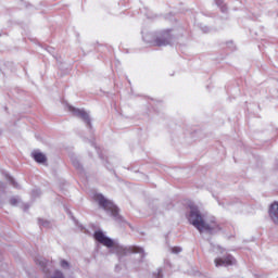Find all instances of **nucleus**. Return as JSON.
I'll use <instances>...</instances> for the list:
<instances>
[{
  "instance_id": "nucleus-6",
  "label": "nucleus",
  "mask_w": 278,
  "mask_h": 278,
  "mask_svg": "<svg viewBox=\"0 0 278 278\" xmlns=\"http://www.w3.org/2000/svg\"><path fill=\"white\" fill-rule=\"evenodd\" d=\"M233 264V256L229 255L226 258H216L215 265L216 266H231Z\"/></svg>"
},
{
  "instance_id": "nucleus-8",
  "label": "nucleus",
  "mask_w": 278,
  "mask_h": 278,
  "mask_svg": "<svg viewBox=\"0 0 278 278\" xmlns=\"http://www.w3.org/2000/svg\"><path fill=\"white\" fill-rule=\"evenodd\" d=\"M33 157L38 164H45L47 162V156L42 152H33Z\"/></svg>"
},
{
  "instance_id": "nucleus-14",
  "label": "nucleus",
  "mask_w": 278,
  "mask_h": 278,
  "mask_svg": "<svg viewBox=\"0 0 278 278\" xmlns=\"http://www.w3.org/2000/svg\"><path fill=\"white\" fill-rule=\"evenodd\" d=\"M140 252H142V249H139V250L137 251V253H140Z\"/></svg>"
},
{
  "instance_id": "nucleus-9",
  "label": "nucleus",
  "mask_w": 278,
  "mask_h": 278,
  "mask_svg": "<svg viewBox=\"0 0 278 278\" xmlns=\"http://www.w3.org/2000/svg\"><path fill=\"white\" fill-rule=\"evenodd\" d=\"M115 252L117 253V255H127L129 250H127L121 245H117V247H115Z\"/></svg>"
},
{
  "instance_id": "nucleus-12",
  "label": "nucleus",
  "mask_w": 278,
  "mask_h": 278,
  "mask_svg": "<svg viewBox=\"0 0 278 278\" xmlns=\"http://www.w3.org/2000/svg\"><path fill=\"white\" fill-rule=\"evenodd\" d=\"M61 267H62V268H68V262H66V261H61Z\"/></svg>"
},
{
  "instance_id": "nucleus-2",
  "label": "nucleus",
  "mask_w": 278,
  "mask_h": 278,
  "mask_svg": "<svg viewBox=\"0 0 278 278\" xmlns=\"http://www.w3.org/2000/svg\"><path fill=\"white\" fill-rule=\"evenodd\" d=\"M96 201L99 202V205L106 210L108 212H111L112 216H118V208L112 201L106 200L103 194H97L96 195Z\"/></svg>"
},
{
  "instance_id": "nucleus-4",
  "label": "nucleus",
  "mask_w": 278,
  "mask_h": 278,
  "mask_svg": "<svg viewBox=\"0 0 278 278\" xmlns=\"http://www.w3.org/2000/svg\"><path fill=\"white\" fill-rule=\"evenodd\" d=\"M154 45L156 47H166V45H170V33H163L160 37H157L154 40Z\"/></svg>"
},
{
  "instance_id": "nucleus-3",
  "label": "nucleus",
  "mask_w": 278,
  "mask_h": 278,
  "mask_svg": "<svg viewBox=\"0 0 278 278\" xmlns=\"http://www.w3.org/2000/svg\"><path fill=\"white\" fill-rule=\"evenodd\" d=\"M94 239L97 240V242H100V244H103V247H108L109 249H112V247H114V241L108 238L101 230L94 232Z\"/></svg>"
},
{
  "instance_id": "nucleus-7",
  "label": "nucleus",
  "mask_w": 278,
  "mask_h": 278,
  "mask_svg": "<svg viewBox=\"0 0 278 278\" xmlns=\"http://www.w3.org/2000/svg\"><path fill=\"white\" fill-rule=\"evenodd\" d=\"M36 264H38V266H40L43 270V273L48 274L49 273V261L46 260L42 256H38L36 258Z\"/></svg>"
},
{
  "instance_id": "nucleus-15",
  "label": "nucleus",
  "mask_w": 278,
  "mask_h": 278,
  "mask_svg": "<svg viewBox=\"0 0 278 278\" xmlns=\"http://www.w3.org/2000/svg\"><path fill=\"white\" fill-rule=\"evenodd\" d=\"M11 184H13V186H14V180L11 178Z\"/></svg>"
},
{
  "instance_id": "nucleus-13",
  "label": "nucleus",
  "mask_w": 278,
  "mask_h": 278,
  "mask_svg": "<svg viewBox=\"0 0 278 278\" xmlns=\"http://www.w3.org/2000/svg\"><path fill=\"white\" fill-rule=\"evenodd\" d=\"M172 252H174V253H181V248H173Z\"/></svg>"
},
{
  "instance_id": "nucleus-10",
  "label": "nucleus",
  "mask_w": 278,
  "mask_h": 278,
  "mask_svg": "<svg viewBox=\"0 0 278 278\" xmlns=\"http://www.w3.org/2000/svg\"><path fill=\"white\" fill-rule=\"evenodd\" d=\"M46 278H64V274H62L60 270H56L53 277H49V275H47Z\"/></svg>"
},
{
  "instance_id": "nucleus-5",
  "label": "nucleus",
  "mask_w": 278,
  "mask_h": 278,
  "mask_svg": "<svg viewBox=\"0 0 278 278\" xmlns=\"http://www.w3.org/2000/svg\"><path fill=\"white\" fill-rule=\"evenodd\" d=\"M68 110L70 112H72V114H74V116L81 118L83 121H85V123H87V125H90V118L88 117V113L73 106H68Z\"/></svg>"
},
{
  "instance_id": "nucleus-1",
  "label": "nucleus",
  "mask_w": 278,
  "mask_h": 278,
  "mask_svg": "<svg viewBox=\"0 0 278 278\" xmlns=\"http://www.w3.org/2000/svg\"><path fill=\"white\" fill-rule=\"evenodd\" d=\"M190 212L188 215V220L190 225H193L200 233H203V231H207L208 233H212V231L216 229H220L218 224L216 222L211 220L210 223L205 222L203 218L201 212L199 211V207H197L194 204L189 205Z\"/></svg>"
},
{
  "instance_id": "nucleus-11",
  "label": "nucleus",
  "mask_w": 278,
  "mask_h": 278,
  "mask_svg": "<svg viewBox=\"0 0 278 278\" xmlns=\"http://www.w3.org/2000/svg\"><path fill=\"white\" fill-rule=\"evenodd\" d=\"M10 204L11 205H18V199L17 198H11L10 199Z\"/></svg>"
}]
</instances>
